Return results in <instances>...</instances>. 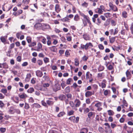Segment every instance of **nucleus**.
Returning a JSON list of instances; mask_svg holds the SVG:
<instances>
[{
  "instance_id": "1",
  "label": "nucleus",
  "mask_w": 133,
  "mask_h": 133,
  "mask_svg": "<svg viewBox=\"0 0 133 133\" xmlns=\"http://www.w3.org/2000/svg\"><path fill=\"white\" fill-rule=\"evenodd\" d=\"M93 46V45L91 42L87 43L85 45L82 44H81L80 49H84L85 50H87L91 47Z\"/></svg>"
},
{
  "instance_id": "2",
  "label": "nucleus",
  "mask_w": 133,
  "mask_h": 133,
  "mask_svg": "<svg viewBox=\"0 0 133 133\" xmlns=\"http://www.w3.org/2000/svg\"><path fill=\"white\" fill-rule=\"evenodd\" d=\"M109 6L113 11L115 12L118 11V8L117 7L116 5H113L111 3H109Z\"/></svg>"
},
{
  "instance_id": "3",
  "label": "nucleus",
  "mask_w": 133,
  "mask_h": 133,
  "mask_svg": "<svg viewBox=\"0 0 133 133\" xmlns=\"http://www.w3.org/2000/svg\"><path fill=\"white\" fill-rule=\"evenodd\" d=\"M102 103L100 102H98L96 103L95 106L97 108V110L98 111H100L102 109V108L101 107L102 106Z\"/></svg>"
},
{
  "instance_id": "4",
  "label": "nucleus",
  "mask_w": 133,
  "mask_h": 133,
  "mask_svg": "<svg viewBox=\"0 0 133 133\" xmlns=\"http://www.w3.org/2000/svg\"><path fill=\"white\" fill-rule=\"evenodd\" d=\"M61 86L58 84H55L53 87V89L54 91L56 92L60 89Z\"/></svg>"
},
{
  "instance_id": "5",
  "label": "nucleus",
  "mask_w": 133,
  "mask_h": 133,
  "mask_svg": "<svg viewBox=\"0 0 133 133\" xmlns=\"http://www.w3.org/2000/svg\"><path fill=\"white\" fill-rule=\"evenodd\" d=\"M84 18V19L86 21H87V23L89 24V27L90 28L91 27L92 25L90 21V18L88 16L86 15L85 17Z\"/></svg>"
},
{
  "instance_id": "6",
  "label": "nucleus",
  "mask_w": 133,
  "mask_h": 133,
  "mask_svg": "<svg viewBox=\"0 0 133 133\" xmlns=\"http://www.w3.org/2000/svg\"><path fill=\"white\" fill-rule=\"evenodd\" d=\"M1 92L6 96H9L10 95L9 93H7V91L6 89H2L1 90Z\"/></svg>"
},
{
  "instance_id": "7",
  "label": "nucleus",
  "mask_w": 133,
  "mask_h": 133,
  "mask_svg": "<svg viewBox=\"0 0 133 133\" xmlns=\"http://www.w3.org/2000/svg\"><path fill=\"white\" fill-rule=\"evenodd\" d=\"M36 75L38 77H41L43 74L42 72L40 70H37L36 71Z\"/></svg>"
},
{
  "instance_id": "8",
  "label": "nucleus",
  "mask_w": 133,
  "mask_h": 133,
  "mask_svg": "<svg viewBox=\"0 0 133 133\" xmlns=\"http://www.w3.org/2000/svg\"><path fill=\"white\" fill-rule=\"evenodd\" d=\"M94 94V91L92 92L91 91H88L85 92V95L86 97H88Z\"/></svg>"
},
{
  "instance_id": "9",
  "label": "nucleus",
  "mask_w": 133,
  "mask_h": 133,
  "mask_svg": "<svg viewBox=\"0 0 133 133\" xmlns=\"http://www.w3.org/2000/svg\"><path fill=\"white\" fill-rule=\"evenodd\" d=\"M8 112L10 114H14L15 113V109L13 107H10L8 111Z\"/></svg>"
},
{
  "instance_id": "10",
  "label": "nucleus",
  "mask_w": 133,
  "mask_h": 133,
  "mask_svg": "<svg viewBox=\"0 0 133 133\" xmlns=\"http://www.w3.org/2000/svg\"><path fill=\"white\" fill-rule=\"evenodd\" d=\"M126 74L127 77V79L128 80L130 79L131 77V75L130 73V72L128 70H127L126 72Z\"/></svg>"
},
{
  "instance_id": "11",
  "label": "nucleus",
  "mask_w": 133,
  "mask_h": 133,
  "mask_svg": "<svg viewBox=\"0 0 133 133\" xmlns=\"http://www.w3.org/2000/svg\"><path fill=\"white\" fill-rule=\"evenodd\" d=\"M31 76L30 73L27 74L25 80V81L26 82H29L30 80Z\"/></svg>"
},
{
  "instance_id": "12",
  "label": "nucleus",
  "mask_w": 133,
  "mask_h": 133,
  "mask_svg": "<svg viewBox=\"0 0 133 133\" xmlns=\"http://www.w3.org/2000/svg\"><path fill=\"white\" fill-rule=\"evenodd\" d=\"M49 48L51 51L54 52H56L57 50V48L55 46H52L49 47Z\"/></svg>"
},
{
  "instance_id": "13",
  "label": "nucleus",
  "mask_w": 133,
  "mask_h": 133,
  "mask_svg": "<svg viewBox=\"0 0 133 133\" xmlns=\"http://www.w3.org/2000/svg\"><path fill=\"white\" fill-rule=\"evenodd\" d=\"M88 131V128H83L81 129L79 133H87Z\"/></svg>"
},
{
  "instance_id": "14",
  "label": "nucleus",
  "mask_w": 133,
  "mask_h": 133,
  "mask_svg": "<svg viewBox=\"0 0 133 133\" xmlns=\"http://www.w3.org/2000/svg\"><path fill=\"white\" fill-rule=\"evenodd\" d=\"M92 75L90 73L89 71L87 72L86 75V78L87 79H90L92 78Z\"/></svg>"
},
{
  "instance_id": "15",
  "label": "nucleus",
  "mask_w": 133,
  "mask_h": 133,
  "mask_svg": "<svg viewBox=\"0 0 133 133\" xmlns=\"http://www.w3.org/2000/svg\"><path fill=\"white\" fill-rule=\"evenodd\" d=\"M59 5L58 4H56L55 8V11L58 13L60 12L61 10V9L59 7Z\"/></svg>"
},
{
  "instance_id": "16",
  "label": "nucleus",
  "mask_w": 133,
  "mask_h": 133,
  "mask_svg": "<svg viewBox=\"0 0 133 133\" xmlns=\"http://www.w3.org/2000/svg\"><path fill=\"white\" fill-rule=\"evenodd\" d=\"M75 102L76 103V107H78L81 104V102L78 99H76L75 101Z\"/></svg>"
},
{
  "instance_id": "17",
  "label": "nucleus",
  "mask_w": 133,
  "mask_h": 133,
  "mask_svg": "<svg viewBox=\"0 0 133 133\" xmlns=\"http://www.w3.org/2000/svg\"><path fill=\"white\" fill-rule=\"evenodd\" d=\"M42 25L41 23H36L34 26L35 28L36 29H39L41 27Z\"/></svg>"
},
{
  "instance_id": "18",
  "label": "nucleus",
  "mask_w": 133,
  "mask_h": 133,
  "mask_svg": "<svg viewBox=\"0 0 133 133\" xmlns=\"http://www.w3.org/2000/svg\"><path fill=\"white\" fill-rule=\"evenodd\" d=\"M36 45V42H31L29 44L28 46L29 47H32L35 46Z\"/></svg>"
},
{
  "instance_id": "19",
  "label": "nucleus",
  "mask_w": 133,
  "mask_h": 133,
  "mask_svg": "<svg viewBox=\"0 0 133 133\" xmlns=\"http://www.w3.org/2000/svg\"><path fill=\"white\" fill-rule=\"evenodd\" d=\"M42 44L40 43H38L37 45L36 50L38 51H39L40 49H42Z\"/></svg>"
},
{
  "instance_id": "20",
  "label": "nucleus",
  "mask_w": 133,
  "mask_h": 133,
  "mask_svg": "<svg viewBox=\"0 0 133 133\" xmlns=\"http://www.w3.org/2000/svg\"><path fill=\"white\" fill-rule=\"evenodd\" d=\"M83 38L84 39L86 40H90V38L89 36L87 34H84L83 35Z\"/></svg>"
},
{
  "instance_id": "21",
  "label": "nucleus",
  "mask_w": 133,
  "mask_h": 133,
  "mask_svg": "<svg viewBox=\"0 0 133 133\" xmlns=\"http://www.w3.org/2000/svg\"><path fill=\"white\" fill-rule=\"evenodd\" d=\"M34 91V89L32 87H30L27 90V92L28 93H32Z\"/></svg>"
},
{
  "instance_id": "22",
  "label": "nucleus",
  "mask_w": 133,
  "mask_h": 133,
  "mask_svg": "<svg viewBox=\"0 0 133 133\" xmlns=\"http://www.w3.org/2000/svg\"><path fill=\"white\" fill-rule=\"evenodd\" d=\"M105 16L107 18H110L112 16V14L109 12H107L104 14Z\"/></svg>"
},
{
  "instance_id": "23",
  "label": "nucleus",
  "mask_w": 133,
  "mask_h": 133,
  "mask_svg": "<svg viewBox=\"0 0 133 133\" xmlns=\"http://www.w3.org/2000/svg\"><path fill=\"white\" fill-rule=\"evenodd\" d=\"M42 25V28L44 29H48L50 27L49 25L46 24H44Z\"/></svg>"
},
{
  "instance_id": "24",
  "label": "nucleus",
  "mask_w": 133,
  "mask_h": 133,
  "mask_svg": "<svg viewBox=\"0 0 133 133\" xmlns=\"http://www.w3.org/2000/svg\"><path fill=\"white\" fill-rule=\"evenodd\" d=\"M60 20L63 22H65L68 21L69 19L68 17V16L67 15L66 17L63 18L61 19Z\"/></svg>"
},
{
  "instance_id": "25",
  "label": "nucleus",
  "mask_w": 133,
  "mask_h": 133,
  "mask_svg": "<svg viewBox=\"0 0 133 133\" xmlns=\"http://www.w3.org/2000/svg\"><path fill=\"white\" fill-rule=\"evenodd\" d=\"M122 15L123 17L124 18H127L128 16L127 12L125 11H124L122 12Z\"/></svg>"
},
{
  "instance_id": "26",
  "label": "nucleus",
  "mask_w": 133,
  "mask_h": 133,
  "mask_svg": "<svg viewBox=\"0 0 133 133\" xmlns=\"http://www.w3.org/2000/svg\"><path fill=\"white\" fill-rule=\"evenodd\" d=\"M109 42L111 43H113L115 41V37H112L111 38H109Z\"/></svg>"
},
{
  "instance_id": "27",
  "label": "nucleus",
  "mask_w": 133,
  "mask_h": 133,
  "mask_svg": "<svg viewBox=\"0 0 133 133\" xmlns=\"http://www.w3.org/2000/svg\"><path fill=\"white\" fill-rule=\"evenodd\" d=\"M33 107H35L36 108H38L41 107L40 105L38 104L34 103L32 105Z\"/></svg>"
},
{
  "instance_id": "28",
  "label": "nucleus",
  "mask_w": 133,
  "mask_h": 133,
  "mask_svg": "<svg viewBox=\"0 0 133 133\" xmlns=\"http://www.w3.org/2000/svg\"><path fill=\"white\" fill-rule=\"evenodd\" d=\"M65 96L64 95H61L59 97V98L62 101L65 99Z\"/></svg>"
},
{
  "instance_id": "29",
  "label": "nucleus",
  "mask_w": 133,
  "mask_h": 133,
  "mask_svg": "<svg viewBox=\"0 0 133 133\" xmlns=\"http://www.w3.org/2000/svg\"><path fill=\"white\" fill-rule=\"evenodd\" d=\"M92 87L94 90L93 91H94H94L96 92L98 88L97 85L96 84H94L92 85Z\"/></svg>"
},
{
  "instance_id": "30",
  "label": "nucleus",
  "mask_w": 133,
  "mask_h": 133,
  "mask_svg": "<svg viewBox=\"0 0 133 133\" xmlns=\"http://www.w3.org/2000/svg\"><path fill=\"white\" fill-rule=\"evenodd\" d=\"M47 104L49 105H51L53 104L54 102L53 101L49 100H47L46 101Z\"/></svg>"
},
{
  "instance_id": "31",
  "label": "nucleus",
  "mask_w": 133,
  "mask_h": 133,
  "mask_svg": "<svg viewBox=\"0 0 133 133\" xmlns=\"http://www.w3.org/2000/svg\"><path fill=\"white\" fill-rule=\"evenodd\" d=\"M79 17L77 14L75 15L74 17V19L75 21H78L79 20Z\"/></svg>"
},
{
  "instance_id": "32",
  "label": "nucleus",
  "mask_w": 133,
  "mask_h": 133,
  "mask_svg": "<svg viewBox=\"0 0 133 133\" xmlns=\"http://www.w3.org/2000/svg\"><path fill=\"white\" fill-rule=\"evenodd\" d=\"M65 114V112L63 111L60 112L58 114L57 116L58 117H61L63 116Z\"/></svg>"
},
{
  "instance_id": "33",
  "label": "nucleus",
  "mask_w": 133,
  "mask_h": 133,
  "mask_svg": "<svg viewBox=\"0 0 133 133\" xmlns=\"http://www.w3.org/2000/svg\"><path fill=\"white\" fill-rule=\"evenodd\" d=\"M104 69V67L103 66L101 65L99 66L98 68V70L99 71H103Z\"/></svg>"
},
{
  "instance_id": "34",
  "label": "nucleus",
  "mask_w": 133,
  "mask_h": 133,
  "mask_svg": "<svg viewBox=\"0 0 133 133\" xmlns=\"http://www.w3.org/2000/svg\"><path fill=\"white\" fill-rule=\"evenodd\" d=\"M26 40L28 43L29 44L31 42L32 38L30 37L27 36L26 38Z\"/></svg>"
},
{
  "instance_id": "35",
  "label": "nucleus",
  "mask_w": 133,
  "mask_h": 133,
  "mask_svg": "<svg viewBox=\"0 0 133 133\" xmlns=\"http://www.w3.org/2000/svg\"><path fill=\"white\" fill-rule=\"evenodd\" d=\"M106 133H112V131L111 128L107 129L105 128V130Z\"/></svg>"
},
{
  "instance_id": "36",
  "label": "nucleus",
  "mask_w": 133,
  "mask_h": 133,
  "mask_svg": "<svg viewBox=\"0 0 133 133\" xmlns=\"http://www.w3.org/2000/svg\"><path fill=\"white\" fill-rule=\"evenodd\" d=\"M37 63L39 66H41L43 64V61L42 60L40 59H38L37 61Z\"/></svg>"
},
{
  "instance_id": "37",
  "label": "nucleus",
  "mask_w": 133,
  "mask_h": 133,
  "mask_svg": "<svg viewBox=\"0 0 133 133\" xmlns=\"http://www.w3.org/2000/svg\"><path fill=\"white\" fill-rule=\"evenodd\" d=\"M111 24L112 26H115L116 24V21L112 20L111 21Z\"/></svg>"
},
{
  "instance_id": "38",
  "label": "nucleus",
  "mask_w": 133,
  "mask_h": 133,
  "mask_svg": "<svg viewBox=\"0 0 133 133\" xmlns=\"http://www.w3.org/2000/svg\"><path fill=\"white\" fill-rule=\"evenodd\" d=\"M110 93V90H106L104 91V94L105 96H106Z\"/></svg>"
},
{
  "instance_id": "39",
  "label": "nucleus",
  "mask_w": 133,
  "mask_h": 133,
  "mask_svg": "<svg viewBox=\"0 0 133 133\" xmlns=\"http://www.w3.org/2000/svg\"><path fill=\"white\" fill-rule=\"evenodd\" d=\"M75 65L76 66H78L79 65V60L77 58H76L75 59Z\"/></svg>"
},
{
  "instance_id": "40",
  "label": "nucleus",
  "mask_w": 133,
  "mask_h": 133,
  "mask_svg": "<svg viewBox=\"0 0 133 133\" xmlns=\"http://www.w3.org/2000/svg\"><path fill=\"white\" fill-rule=\"evenodd\" d=\"M0 39L1 40V41L3 43H4L6 41V38H5L4 37H1L0 38Z\"/></svg>"
},
{
  "instance_id": "41",
  "label": "nucleus",
  "mask_w": 133,
  "mask_h": 133,
  "mask_svg": "<svg viewBox=\"0 0 133 133\" xmlns=\"http://www.w3.org/2000/svg\"><path fill=\"white\" fill-rule=\"evenodd\" d=\"M19 96L20 97V98L22 99H23L25 98L26 96V95L24 94L21 95H19Z\"/></svg>"
},
{
  "instance_id": "42",
  "label": "nucleus",
  "mask_w": 133,
  "mask_h": 133,
  "mask_svg": "<svg viewBox=\"0 0 133 133\" xmlns=\"http://www.w3.org/2000/svg\"><path fill=\"white\" fill-rule=\"evenodd\" d=\"M44 61L45 63H48L49 62V58L47 57H44L43 58Z\"/></svg>"
},
{
  "instance_id": "43",
  "label": "nucleus",
  "mask_w": 133,
  "mask_h": 133,
  "mask_svg": "<svg viewBox=\"0 0 133 133\" xmlns=\"http://www.w3.org/2000/svg\"><path fill=\"white\" fill-rule=\"evenodd\" d=\"M41 15H42L43 17H49V15H48V14L45 12H43L42 13H41Z\"/></svg>"
},
{
  "instance_id": "44",
  "label": "nucleus",
  "mask_w": 133,
  "mask_h": 133,
  "mask_svg": "<svg viewBox=\"0 0 133 133\" xmlns=\"http://www.w3.org/2000/svg\"><path fill=\"white\" fill-rule=\"evenodd\" d=\"M72 81H73V80L71 78H69L66 81V83L68 84H70V83Z\"/></svg>"
},
{
  "instance_id": "45",
  "label": "nucleus",
  "mask_w": 133,
  "mask_h": 133,
  "mask_svg": "<svg viewBox=\"0 0 133 133\" xmlns=\"http://www.w3.org/2000/svg\"><path fill=\"white\" fill-rule=\"evenodd\" d=\"M108 114L110 116L114 114L113 111L111 110H108Z\"/></svg>"
},
{
  "instance_id": "46",
  "label": "nucleus",
  "mask_w": 133,
  "mask_h": 133,
  "mask_svg": "<svg viewBox=\"0 0 133 133\" xmlns=\"http://www.w3.org/2000/svg\"><path fill=\"white\" fill-rule=\"evenodd\" d=\"M94 112H89L88 115V117L89 118H90L92 116Z\"/></svg>"
},
{
  "instance_id": "47",
  "label": "nucleus",
  "mask_w": 133,
  "mask_h": 133,
  "mask_svg": "<svg viewBox=\"0 0 133 133\" xmlns=\"http://www.w3.org/2000/svg\"><path fill=\"white\" fill-rule=\"evenodd\" d=\"M98 130L99 132L101 133H102L104 131V129L101 127H99Z\"/></svg>"
},
{
  "instance_id": "48",
  "label": "nucleus",
  "mask_w": 133,
  "mask_h": 133,
  "mask_svg": "<svg viewBox=\"0 0 133 133\" xmlns=\"http://www.w3.org/2000/svg\"><path fill=\"white\" fill-rule=\"evenodd\" d=\"M14 68L15 69H20L21 68L19 65L18 64H16L14 66Z\"/></svg>"
},
{
  "instance_id": "49",
  "label": "nucleus",
  "mask_w": 133,
  "mask_h": 133,
  "mask_svg": "<svg viewBox=\"0 0 133 133\" xmlns=\"http://www.w3.org/2000/svg\"><path fill=\"white\" fill-rule=\"evenodd\" d=\"M65 90L66 92H69L70 91V88L68 86L65 89Z\"/></svg>"
},
{
  "instance_id": "50",
  "label": "nucleus",
  "mask_w": 133,
  "mask_h": 133,
  "mask_svg": "<svg viewBox=\"0 0 133 133\" xmlns=\"http://www.w3.org/2000/svg\"><path fill=\"white\" fill-rule=\"evenodd\" d=\"M104 125H105L107 126V127H105V128H106L107 129L110 128V126L108 123H104Z\"/></svg>"
},
{
  "instance_id": "51",
  "label": "nucleus",
  "mask_w": 133,
  "mask_h": 133,
  "mask_svg": "<svg viewBox=\"0 0 133 133\" xmlns=\"http://www.w3.org/2000/svg\"><path fill=\"white\" fill-rule=\"evenodd\" d=\"M82 5L83 7L87 8L88 5V4L86 2H84L82 4Z\"/></svg>"
},
{
  "instance_id": "52",
  "label": "nucleus",
  "mask_w": 133,
  "mask_h": 133,
  "mask_svg": "<svg viewBox=\"0 0 133 133\" xmlns=\"http://www.w3.org/2000/svg\"><path fill=\"white\" fill-rule=\"evenodd\" d=\"M70 55V53L68 50H66L65 52V55L66 57H68Z\"/></svg>"
},
{
  "instance_id": "53",
  "label": "nucleus",
  "mask_w": 133,
  "mask_h": 133,
  "mask_svg": "<svg viewBox=\"0 0 133 133\" xmlns=\"http://www.w3.org/2000/svg\"><path fill=\"white\" fill-rule=\"evenodd\" d=\"M3 68L5 69H7L8 68V66L7 64L6 63H3Z\"/></svg>"
},
{
  "instance_id": "54",
  "label": "nucleus",
  "mask_w": 133,
  "mask_h": 133,
  "mask_svg": "<svg viewBox=\"0 0 133 133\" xmlns=\"http://www.w3.org/2000/svg\"><path fill=\"white\" fill-rule=\"evenodd\" d=\"M123 104L124 105V106H126V107H127L128 106V104L126 102V101L124 99H123Z\"/></svg>"
},
{
  "instance_id": "55",
  "label": "nucleus",
  "mask_w": 133,
  "mask_h": 133,
  "mask_svg": "<svg viewBox=\"0 0 133 133\" xmlns=\"http://www.w3.org/2000/svg\"><path fill=\"white\" fill-rule=\"evenodd\" d=\"M7 70H3L2 69H1L0 70V73L2 74H3L4 75L7 72Z\"/></svg>"
},
{
  "instance_id": "56",
  "label": "nucleus",
  "mask_w": 133,
  "mask_h": 133,
  "mask_svg": "<svg viewBox=\"0 0 133 133\" xmlns=\"http://www.w3.org/2000/svg\"><path fill=\"white\" fill-rule=\"evenodd\" d=\"M97 22L96 23V24L98 25H99L101 22V20L99 18H98L97 19Z\"/></svg>"
},
{
  "instance_id": "57",
  "label": "nucleus",
  "mask_w": 133,
  "mask_h": 133,
  "mask_svg": "<svg viewBox=\"0 0 133 133\" xmlns=\"http://www.w3.org/2000/svg\"><path fill=\"white\" fill-rule=\"evenodd\" d=\"M4 104L2 101H0V107L1 108H3L4 107Z\"/></svg>"
},
{
  "instance_id": "58",
  "label": "nucleus",
  "mask_w": 133,
  "mask_h": 133,
  "mask_svg": "<svg viewBox=\"0 0 133 133\" xmlns=\"http://www.w3.org/2000/svg\"><path fill=\"white\" fill-rule=\"evenodd\" d=\"M41 42L44 44H46V39L44 37H43L42 40H41Z\"/></svg>"
},
{
  "instance_id": "59",
  "label": "nucleus",
  "mask_w": 133,
  "mask_h": 133,
  "mask_svg": "<svg viewBox=\"0 0 133 133\" xmlns=\"http://www.w3.org/2000/svg\"><path fill=\"white\" fill-rule=\"evenodd\" d=\"M97 9L98 10L97 12L98 13L100 14H102L103 11L102 9H101L100 8H97Z\"/></svg>"
},
{
  "instance_id": "60",
  "label": "nucleus",
  "mask_w": 133,
  "mask_h": 133,
  "mask_svg": "<svg viewBox=\"0 0 133 133\" xmlns=\"http://www.w3.org/2000/svg\"><path fill=\"white\" fill-rule=\"evenodd\" d=\"M98 47L100 49L103 50L104 49L103 46L102 44H99L98 45Z\"/></svg>"
},
{
  "instance_id": "61",
  "label": "nucleus",
  "mask_w": 133,
  "mask_h": 133,
  "mask_svg": "<svg viewBox=\"0 0 133 133\" xmlns=\"http://www.w3.org/2000/svg\"><path fill=\"white\" fill-rule=\"evenodd\" d=\"M107 68L109 70H111L113 69V67L110 64L107 67Z\"/></svg>"
},
{
  "instance_id": "62",
  "label": "nucleus",
  "mask_w": 133,
  "mask_h": 133,
  "mask_svg": "<svg viewBox=\"0 0 133 133\" xmlns=\"http://www.w3.org/2000/svg\"><path fill=\"white\" fill-rule=\"evenodd\" d=\"M25 108L26 109H28L29 108V106L28 104L25 103L24 106Z\"/></svg>"
},
{
  "instance_id": "63",
  "label": "nucleus",
  "mask_w": 133,
  "mask_h": 133,
  "mask_svg": "<svg viewBox=\"0 0 133 133\" xmlns=\"http://www.w3.org/2000/svg\"><path fill=\"white\" fill-rule=\"evenodd\" d=\"M29 102L32 103L34 102V100L32 97H31L29 99Z\"/></svg>"
},
{
  "instance_id": "64",
  "label": "nucleus",
  "mask_w": 133,
  "mask_h": 133,
  "mask_svg": "<svg viewBox=\"0 0 133 133\" xmlns=\"http://www.w3.org/2000/svg\"><path fill=\"white\" fill-rule=\"evenodd\" d=\"M130 30H131V34H133V23L131 24V26L130 27Z\"/></svg>"
}]
</instances>
